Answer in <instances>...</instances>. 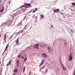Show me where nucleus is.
I'll use <instances>...</instances> for the list:
<instances>
[{
    "instance_id": "1",
    "label": "nucleus",
    "mask_w": 75,
    "mask_h": 75,
    "mask_svg": "<svg viewBox=\"0 0 75 75\" xmlns=\"http://www.w3.org/2000/svg\"><path fill=\"white\" fill-rule=\"evenodd\" d=\"M68 57H69L68 59L69 61H72V54L71 53H70L69 55H68Z\"/></svg>"
},
{
    "instance_id": "2",
    "label": "nucleus",
    "mask_w": 75,
    "mask_h": 75,
    "mask_svg": "<svg viewBox=\"0 0 75 75\" xmlns=\"http://www.w3.org/2000/svg\"><path fill=\"white\" fill-rule=\"evenodd\" d=\"M39 46V44H35L34 46V47L36 49H38V46Z\"/></svg>"
},
{
    "instance_id": "3",
    "label": "nucleus",
    "mask_w": 75,
    "mask_h": 75,
    "mask_svg": "<svg viewBox=\"0 0 75 75\" xmlns=\"http://www.w3.org/2000/svg\"><path fill=\"white\" fill-rule=\"evenodd\" d=\"M6 34H5L4 36V41H5V42H6Z\"/></svg>"
},
{
    "instance_id": "4",
    "label": "nucleus",
    "mask_w": 75,
    "mask_h": 75,
    "mask_svg": "<svg viewBox=\"0 0 75 75\" xmlns=\"http://www.w3.org/2000/svg\"><path fill=\"white\" fill-rule=\"evenodd\" d=\"M19 40V39H18L16 40V45H18V44H19V41H18Z\"/></svg>"
},
{
    "instance_id": "5",
    "label": "nucleus",
    "mask_w": 75,
    "mask_h": 75,
    "mask_svg": "<svg viewBox=\"0 0 75 75\" xmlns=\"http://www.w3.org/2000/svg\"><path fill=\"white\" fill-rule=\"evenodd\" d=\"M28 6H27L25 7V8H23L22 9V10L23 11H25V8H28Z\"/></svg>"
},
{
    "instance_id": "6",
    "label": "nucleus",
    "mask_w": 75,
    "mask_h": 75,
    "mask_svg": "<svg viewBox=\"0 0 75 75\" xmlns=\"http://www.w3.org/2000/svg\"><path fill=\"white\" fill-rule=\"evenodd\" d=\"M59 9H57L56 10H54V11L55 13H58V12H59Z\"/></svg>"
},
{
    "instance_id": "7",
    "label": "nucleus",
    "mask_w": 75,
    "mask_h": 75,
    "mask_svg": "<svg viewBox=\"0 0 75 75\" xmlns=\"http://www.w3.org/2000/svg\"><path fill=\"white\" fill-rule=\"evenodd\" d=\"M20 64V62H19V60H18L17 61V67H19V64Z\"/></svg>"
},
{
    "instance_id": "8",
    "label": "nucleus",
    "mask_w": 75,
    "mask_h": 75,
    "mask_svg": "<svg viewBox=\"0 0 75 75\" xmlns=\"http://www.w3.org/2000/svg\"><path fill=\"white\" fill-rule=\"evenodd\" d=\"M47 48L48 50L49 51V52H50V50H52V48L50 47H47Z\"/></svg>"
},
{
    "instance_id": "9",
    "label": "nucleus",
    "mask_w": 75,
    "mask_h": 75,
    "mask_svg": "<svg viewBox=\"0 0 75 75\" xmlns=\"http://www.w3.org/2000/svg\"><path fill=\"white\" fill-rule=\"evenodd\" d=\"M2 9L1 11V9H0V12H1V13H2L3 11H4V7H3L2 8Z\"/></svg>"
},
{
    "instance_id": "10",
    "label": "nucleus",
    "mask_w": 75,
    "mask_h": 75,
    "mask_svg": "<svg viewBox=\"0 0 75 75\" xmlns=\"http://www.w3.org/2000/svg\"><path fill=\"white\" fill-rule=\"evenodd\" d=\"M42 56H43L44 57H45L46 58L47 57V55L45 54H42Z\"/></svg>"
},
{
    "instance_id": "11",
    "label": "nucleus",
    "mask_w": 75,
    "mask_h": 75,
    "mask_svg": "<svg viewBox=\"0 0 75 75\" xmlns=\"http://www.w3.org/2000/svg\"><path fill=\"white\" fill-rule=\"evenodd\" d=\"M18 71V70L17 69H15L13 71H14V72L15 73H16V72H17Z\"/></svg>"
},
{
    "instance_id": "12",
    "label": "nucleus",
    "mask_w": 75,
    "mask_h": 75,
    "mask_svg": "<svg viewBox=\"0 0 75 75\" xmlns=\"http://www.w3.org/2000/svg\"><path fill=\"white\" fill-rule=\"evenodd\" d=\"M11 60L10 62L9 63H8L7 64V66H8V65H10L11 64Z\"/></svg>"
},
{
    "instance_id": "13",
    "label": "nucleus",
    "mask_w": 75,
    "mask_h": 75,
    "mask_svg": "<svg viewBox=\"0 0 75 75\" xmlns=\"http://www.w3.org/2000/svg\"><path fill=\"white\" fill-rule=\"evenodd\" d=\"M8 44L6 47V49H5V51H6V50H7V48H8Z\"/></svg>"
},
{
    "instance_id": "14",
    "label": "nucleus",
    "mask_w": 75,
    "mask_h": 75,
    "mask_svg": "<svg viewBox=\"0 0 75 75\" xmlns=\"http://www.w3.org/2000/svg\"><path fill=\"white\" fill-rule=\"evenodd\" d=\"M36 10H34V11H33V13H35V11H37V10H38V8H36Z\"/></svg>"
},
{
    "instance_id": "15",
    "label": "nucleus",
    "mask_w": 75,
    "mask_h": 75,
    "mask_svg": "<svg viewBox=\"0 0 75 75\" xmlns=\"http://www.w3.org/2000/svg\"><path fill=\"white\" fill-rule=\"evenodd\" d=\"M27 57H25L24 60V62H25L26 61H27Z\"/></svg>"
},
{
    "instance_id": "16",
    "label": "nucleus",
    "mask_w": 75,
    "mask_h": 75,
    "mask_svg": "<svg viewBox=\"0 0 75 75\" xmlns=\"http://www.w3.org/2000/svg\"><path fill=\"white\" fill-rule=\"evenodd\" d=\"M40 16L41 17V19H42V18L43 17H44V15H40Z\"/></svg>"
},
{
    "instance_id": "17",
    "label": "nucleus",
    "mask_w": 75,
    "mask_h": 75,
    "mask_svg": "<svg viewBox=\"0 0 75 75\" xmlns=\"http://www.w3.org/2000/svg\"><path fill=\"white\" fill-rule=\"evenodd\" d=\"M71 4H72V6H75V3H71Z\"/></svg>"
},
{
    "instance_id": "18",
    "label": "nucleus",
    "mask_w": 75,
    "mask_h": 75,
    "mask_svg": "<svg viewBox=\"0 0 75 75\" xmlns=\"http://www.w3.org/2000/svg\"><path fill=\"white\" fill-rule=\"evenodd\" d=\"M45 67V66L44 65L42 67V69H44Z\"/></svg>"
},
{
    "instance_id": "19",
    "label": "nucleus",
    "mask_w": 75,
    "mask_h": 75,
    "mask_svg": "<svg viewBox=\"0 0 75 75\" xmlns=\"http://www.w3.org/2000/svg\"><path fill=\"white\" fill-rule=\"evenodd\" d=\"M25 66L23 68V72H24V71H25Z\"/></svg>"
},
{
    "instance_id": "20",
    "label": "nucleus",
    "mask_w": 75,
    "mask_h": 75,
    "mask_svg": "<svg viewBox=\"0 0 75 75\" xmlns=\"http://www.w3.org/2000/svg\"><path fill=\"white\" fill-rule=\"evenodd\" d=\"M25 5H22V6H21L20 8H21V7H25Z\"/></svg>"
},
{
    "instance_id": "21",
    "label": "nucleus",
    "mask_w": 75,
    "mask_h": 75,
    "mask_svg": "<svg viewBox=\"0 0 75 75\" xmlns=\"http://www.w3.org/2000/svg\"><path fill=\"white\" fill-rule=\"evenodd\" d=\"M44 61H45V60H43L41 62L44 64Z\"/></svg>"
},
{
    "instance_id": "22",
    "label": "nucleus",
    "mask_w": 75,
    "mask_h": 75,
    "mask_svg": "<svg viewBox=\"0 0 75 75\" xmlns=\"http://www.w3.org/2000/svg\"><path fill=\"white\" fill-rule=\"evenodd\" d=\"M43 64V63L41 62V63L40 64V66H41V65H42Z\"/></svg>"
},
{
    "instance_id": "23",
    "label": "nucleus",
    "mask_w": 75,
    "mask_h": 75,
    "mask_svg": "<svg viewBox=\"0 0 75 75\" xmlns=\"http://www.w3.org/2000/svg\"><path fill=\"white\" fill-rule=\"evenodd\" d=\"M21 57L22 58V59H24V57L23 56H21Z\"/></svg>"
},
{
    "instance_id": "24",
    "label": "nucleus",
    "mask_w": 75,
    "mask_h": 75,
    "mask_svg": "<svg viewBox=\"0 0 75 75\" xmlns=\"http://www.w3.org/2000/svg\"><path fill=\"white\" fill-rule=\"evenodd\" d=\"M21 33V31H20V32H18V33H17V34H20V33Z\"/></svg>"
},
{
    "instance_id": "25",
    "label": "nucleus",
    "mask_w": 75,
    "mask_h": 75,
    "mask_svg": "<svg viewBox=\"0 0 75 75\" xmlns=\"http://www.w3.org/2000/svg\"><path fill=\"white\" fill-rule=\"evenodd\" d=\"M21 56V55H19L18 56V57H19V58H20V56Z\"/></svg>"
},
{
    "instance_id": "26",
    "label": "nucleus",
    "mask_w": 75,
    "mask_h": 75,
    "mask_svg": "<svg viewBox=\"0 0 75 75\" xmlns=\"http://www.w3.org/2000/svg\"><path fill=\"white\" fill-rule=\"evenodd\" d=\"M63 69L64 70H65V68H64V67H63Z\"/></svg>"
},
{
    "instance_id": "27",
    "label": "nucleus",
    "mask_w": 75,
    "mask_h": 75,
    "mask_svg": "<svg viewBox=\"0 0 75 75\" xmlns=\"http://www.w3.org/2000/svg\"><path fill=\"white\" fill-rule=\"evenodd\" d=\"M30 4H27L28 6H30Z\"/></svg>"
},
{
    "instance_id": "28",
    "label": "nucleus",
    "mask_w": 75,
    "mask_h": 75,
    "mask_svg": "<svg viewBox=\"0 0 75 75\" xmlns=\"http://www.w3.org/2000/svg\"><path fill=\"white\" fill-rule=\"evenodd\" d=\"M30 74H31V72L30 71L29 75H30Z\"/></svg>"
},
{
    "instance_id": "29",
    "label": "nucleus",
    "mask_w": 75,
    "mask_h": 75,
    "mask_svg": "<svg viewBox=\"0 0 75 75\" xmlns=\"http://www.w3.org/2000/svg\"><path fill=\"white\" fill-rule=\"evenodd\" d=\"M74 74H75V70L74 71Z\"/></svg>"
},
{
    "instance_id": "30",
    "label": "nucleus",
    "mask_w": 75,
    "mask_h": 75,
    "mask_svg": "<svg viewBox=\"0 0 75 75\" xmlns=\"http://www.w3.org/2000/svg\"><path fill=\"white\" fill-rule=\"evenodd\" d=\"M4 54V52L2 54V55H3V54Z\"/></svg>"
},
{
    "instance_id": "31",
    "label": "nucleus",
    "mask_w": 75,
    "mask_h": 75,
    "mask_svg": "<svg viewBox=\"0 0 75 75\" xmlns=\"http://www.w3.org/2000/svg\"><path fill=\"white\" fill-rule=\"evenodd\" d=\"M65 45H67V43H65Z\"/></svg>"
},
{
    "instance_id": "32",
    "label": "nucleus",
    "mask_w": 75,
    "mask_h": 75,
    "mask_svg": "<svg viewBox=\"0 0 75 75\" xmlns=\"http://www.w3.org/2000/svg\"><path fill=\"white\" fill-rule=\"evenodd\" d=\"M73 75H75V74H73Z\"/></svg>"
},
{
    "instance_id": "33",
    "label": "nucleus",
    "mask_w": 75,
    "mask_h": 75,
    "mask_svg": "<svg viewBox=\"0 0 75 75\" xmlns=\"http://www.w3.org/2000/svg\"><path fill=\"white\" fill-rule=\"evenodd\" d=\"M1 34H0V37H1Z\"/></svg>"
},
{
    "instance_id": "34",
    "label": "nucleus",
    "mask_w": 75,
    "mask_h": 75,
    "mask_svg": "<svg viewBox=\"0 0 75 75\" xmlns=\"http://www.w3.org/2000/svg\"><path fill=\"white\" fill-rule=\"evenodd\" d=\"M44 45V46H45L46 45Z\"/></svg>"
},
{
    "instance_id": "35",
    "label": "nucleus",
    "mask_w": 75,
    "mask_h": 75,
    "mask_svg": "<svg viewBox=\"0 0 75 75\" xmlns=\"http://www.w3.org/2000/svg\"><path fill=\"white\" fill-rule=\"evenodd\" d=\"M51 27H53V26H51Z\"/></svg>"
},
{
    "instance_id": "36",
    "label": "nucleus",
    "mask_w": 75,
    "mask_h": 75,
    "mask_svg": "<svg viewBox=\"0 0 75 75\" xmlns=\"http://www.w3.org/2000/svg\"><path fill=\"white\" fill-rule=\"evenodd\" d=\"M13 75H15V74H14Z\"/></svg>"
},
{
    "instance_id": "37",
    "label": "nucleus",
    "mask_w": 75,
    "mask_h": 75,
    "mask_svg": "<svg viewBox=\"0 0 75 75\" xmlns=\"http://www.w3.org/2000/svg\"><path fill=\"white\" fill-rule=\"evenodd\" d=\"M72 33H73V31H72Z\"/></svg>"
},
{
    "instance_id": "38",
    "label": "nucleus",
    "mask_w": 75,
    "mask_h": 75,
    "mask_svg": "<svg viewBox=\"0 0 75 75\" xmlns=\"http://www.w3.org/2000/svg\"><path fill=\"white\" fill-rule=\"evenodd\" d=\"M31 13V12H29V13Z\"/></svg>"
},
{
    "instance_id": "39",
    "label": "nucleus",
    "mask_w": 75,
    "mask_h": 75,
    "mask_svg": "<svg viewBox=\"0 0 75 75\" xmlns=\"http://www.w3.org/2000/svg\"><path fill=\"white\" fill-rule=\"evenodd\" d=\"M2 0H1V1H2Z\"/></svg>"
},
{
    "instance_id": "40",
    "label": "nucleus",
    "mask_w": 75,
    "mask_h": 75,
    "mask_svg": "<svg viewBox=\"0 0 75 75\" xmlns=\"http://www.w3.org/2000/svg\"><path fill=\"white\" fill-rule=\"evenodd\" d=\"M0 2H1V1H0Z\"/></svg>"
}]
</instances>
